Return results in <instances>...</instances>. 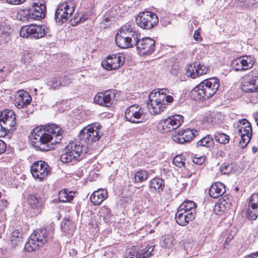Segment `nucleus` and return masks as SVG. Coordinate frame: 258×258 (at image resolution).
Wrapping results in <instances>:
<instances>
[{"mask_svg": "<svg viewBox=\"0 0 258 258\" xmlns=\"http://www.w3.org/2000/svg\"><path fill=\"white\" fill-rule=\"evenodd\" d=\"M102 135L101 126L98 123L91 124L84 127L80 131L79 137L81 142L87 144V146L83 145L80 142L70 143L66 147L65 153L60 156L61 161L74 164L79 160V157L82 154L89 152V145L98 141Z\"/></svg>", "mask_w": 258, "mask_h": 258, "instance_id": "obj_1", "label": "nucleus"}, {"mask_svg": "<svg viewBox=\"0 0 258 258\" xmlns=\"http://www.w3.org/2000/svg\"><path fill=\"white\" fill-rule=\"evenodd\" d=\"M62 130L55 124L36 127L31 133V144L37 150L47 152L54 148L62 138Z\"/></svg>", "mask_w": 258, "mask_h": 258, "instance_id": "obj_2", "label": "nucleus"}, {"mask_svg": "<svg viewBox=\"0 0 258 258\" xmlns=\"http://www.w3.org/2000/svg\"><path fill=\"white\" fill-rule=\"evenodd\" d=\"M219 86L220 81L218 78H210L206 79L191 91V96L196 101L208 99L217 92Z\"/></svg>", "mask_w": 258, "mask_h": 258, "instance_id": "obj_3", "label": "nucleus"}, {"mask_svg": "<svg viewBox=\"0 0 258 258\" xmlns=\"http://www.w3.org/2000/svg\"><path fill=\"white\" fill-rule=\"evenodd\" d=\"M166 91V89H162L149 94L147 104L151 114L156 115L160 113L166 108L167 103L173 102V97L167 95Z\"/></svg>", "mask_w": 258, "mask_h": 258, "instance_id": "obj_4", "label": "nucleus"}, {"mask_svg": "<svg viewBox=\"0 0 258 258\" xmlns=\"http://www.w3.org/2000/svg\"><path fill=\"white\" fill-rule=\"evenodd\" d=\"M53 230L52 228H42L38 229L31 234L28 241L25 245L27 251H35L46 243L51 241L53 238Z\"/></svg>", "mask_w": 258, "mask_h": 258, "instance_id": "obj_5", "label": "nucleus"}, {"mask_svg": "<svg viewBox=\"0 0 258 258\" xmlns=\"http://www.w3.org/2000/svg\"><path fill=\"white\" fill-rule=\"evenodd\" d=\"M75 8V4L73 1L60 4L55 12L54 19L56 23L61 25L66 22L73 14Z\"/></svg>", "mask_w": 258, "mask_h": 258, "instance_id": "obj_6", "label": "nucleus"}, {"mask_svg": "<svg viewBox=\"0 0 258 258\" xmlns=\"http://www.w3.org/2000/svg\"><path fill=\"white\" fill-rule=\"evenodd\" d=\"M138 26L145 30H150L157 26L159 22L157 15L151 12H141L136 19Z\"/></svg>", "mask_w": 258, "mask_h": 258, "instance_id": "obj_7", "label": "nucleus"}, {"mask_svg": "<svg viewBox=\"0 0 258 258\" xmlns=\"http://www.w3.org/2000/svg\"><path fill=\"white\" fill-rule=\"evenodd\" d=\"M47 28L45 25L31 24L23 26L20 31V35L25 38H42L47 33Z\"/></svg>", "mask_w": 258, "mask_h": 258, "instance_id": "obj_8", "label": "nucleus"}, {"mask_svg": "<svg viewBox=\"0 0 258 258\" xmlns=\"http://www.w3.org/2000/svg\"><path fill=\"white\" fill-rule=\"evenodd\" d=\"M238 134L241 137L239 141L241 148L245 147L250 142L252 137V126L251 123L245 118L239 119L237 122Z\"/></svg>", "mask_w": 258, "mask_h": 258, "instance_id": "obj_9", "label": "nucleus"}, {"mask_svg": "<svg viewBox=\"0 0 258 258\" xmlns=\"http://www.w3.org/2000/svg\"><path fill=\"white\" fill-rule=\"evenodd\" d=\"M31 172L34 179L42 181L50 174L51 170L47 163L39 160L34 162L31 165Z\"/></svg>", "mask_w": 258, "mask_h": 258, "instance_id": "obj_10", "label": "nucleus"}, {"mask_svg": "<svg viewBox=\"0 0 258 258\" xmlns=\"http://www.w3.org/2000/svg\"><path fill=\"white\" fill-rule=\"evenodd\" d=\"M183 121V117L180 115H174L162 120L159 123V128L164 133L177 128Z\"/></svg>", "mask_w": 258, "mask_h": 258, "instance_id": "obj_11", "label": "nucleus"}, {"mask_svg": "<svg viewBox=\"0 0 258 258\" xmlns=\"http://www.w3.org/2000/svg\"><path fill=\"white\" fill-rule=\"evenodd\" d=\"M144 109L140 106L134 104L130 106L125 112V118L128 121L134 123L142 122L145 116Z\"/></svg>", "mask_w": 258, "mask_h": 258, "instance_id": "obj_12", "label": "nucleus"}, {"mask_svg": "<svg viewBox=\"0 0 258 258\" xmlns=\"http://www.w3.org/2000/svg\"><path fill=\"white\" fill-rule=\"evenodd\" d=\"M255 61L253 56L245 55L232 60L231 66L235 71H243L251 68Z\"/></svg>", "mask_w": 258, "mask_h": 258, "instance_id": "obj_13", "label": "nucleus"}, {"mask_svg": "<svg viewBox=\"0 0 258 258\" xmlns=\"http://www.w3.org/2000/svg\"><path fill=\"white\" fill-rule=\"evenodd\" d=\"M210 69L209 67L199 62H195L193 64H188L185 67V74L187 77L195 79L197 77L207 74Z\"/></svg>", "mask_w": 258, "mask_h": 258, "instance_id": "obj_14", "label": "nucleus"}, {"mask_svg": "<svg viewBox=\"0 0 258 258\" xmlns=\"http://www.w3.org/2000/svg\"><path fill=\"white\" fill-rule=\"evenodd\" d=\"M154 249V245L148 244L145 247L142 246L141 247L133 246L129 249L128 255L126 258H147L152 255V252Z\"/></svg>", "mask_w": 258, "mask_h": 258, "instance_id": "obj_15", "label": "nucleus"}, {"mask_svg": "<svg viewBox=\"0 0 258 258\" xmlns=\"http://www.w3.org/2000/svg\"><path fill=\"white\" fill-rule=\"evenodd\" d=\"M155 41L149 37L139 38L137 42L135 43L138 51L141 54H151L155 49Z\"/></svg>", "mask_w": 258, "mask_h": 258, "instance_id": "obj_16", "label": "nucleus"}, {"mask_svg": "<svg viewBox=\"0 0 258 258\" xmlns=\"http://www.w3.org/2000/svg\"><path fill=\"white\" fill-rule=\"evenodd\" d=\"M116 96L115 90H107L103 92H99L94 98V102L101 106H109L113 103Z\"/></svg>", "mask_w": 258, "mask_h": 258, "instance_id": "obj_17", "label": "nucleus"}, {"mask_svg": "<svg viewBox=\"0 0 258 258\" xmlns=\"http://www.w3.org/2000/svg\"><path fill=\"white\" fill-rule=\"evenodd\" d=\"M124 62V57L120 54L108 56L101 62V66L105 69L110 71L116 70L120 67Z\"/></svg>", "mask_w": 258, "mask_h": 258, "instance_id": "obj_18", "label": "nucleus"}, {"mask_svg": "<svg viewBox=\"0 0 258 258\" xmlns=\"http://www.w3.org/2000/svg\"><path fill=\"white\" fill-rule=\"evenodd\" d=\"M196 132V131L186 128L172 135L171 137L174 142L179 144H183L192 140L196 137L195 133Z\"/></svg>", "mask_w": 258, "mask_h": 258, "instance_id": "obj_19", "label": "nucleus"}, {"mask_svg": "<svg viewBox=\"0 0 258 258\" xmlns=\"http://www.w3.org/2000/svg\"><path fill=\"white\" fill-rule=\"evenodd\" d=\"M71 83V79L65 76L50 77L46 82L47 86L52 89H58L60 87H65Z\"/></svg>", "mask_w": 258, "mask_h": 258, "instance_id": "obj_20", "label": "nucleus"}, {"mask_svg": "<svg viewBox=\"0 0 258 258\" xmlns=\"http://www.w3.org/2000/svg\"><path fill=\"white\" fill-rule=\"evenodd\" d=\"M30 10L32 20H39L45 16L46 6L42 3L34 2Z\"/></svg>", "mask_w": 258, "mask_h": 258, "instance_id": "obj_21", "label": "nucleus"}, {"mask_svg": "<svg viewBox=\"0 0 258 258\" xmlns=\"http://www.w3.org/2000/svg\"><path fill=\"white\" fill-rule=\"evenodd\" d=\"M134 25L132 23H126L121 28L120 32L126 33V36L130 37L132 39L133 46H135L136 43L140 38V34L136 30Z\"/></svg>", "mask_w": 258, "mask_h": 258, "instance_id": "obj_22", "label": "nucleus"}, {"mask_svg": "<svg viewBox=\"0 0 258 258\" xmlns=\"http://www.w3.org/2000/svg\"><path fill=\"white\" fill-rule=\"evenodd\" d=\"M126 33L121 32L117 33L115 36V43L117 46L121 48H127L128 47H133L132 39L126 36Z\"/></svg>", "mask_w": 258, "mask_h": 258, "instance_id": "obj_23", "label": "nucleus"}, {"mask_svg": "<svg viewBox=\"0 0 258 258\" xmlns=\"http://www.w3.org/2000/svg\"><path fill=\"white\" fill-rule=\"evenodd\" d=\"M195 217L191 214L187 213L178 209L175 214V220L176 223L180 226H185L191 221L195 219Z\"/></svg>", "mask_w": 258, "mask_h": 258, "instance_id": "obj_24", "label": "nucleus"}, {"mask_svg": "<svg viewBox=\"0 0 258 258\" xmlns=\"http://www.w3.org/2000/svg\"><path fill=\"white\" fill-rule=\"evenodd\" d=\"M108 197L106 189L100 188L95 191L90 196L91 202L95 205H99Z\"/></svg>", "mask_w": 258, "mask_h": 258, "instance_id": "obj_25", "label": "nucleus"}, {"mask_svg": "<svg viewBox=\"0 0 258 258\" xmlns=\"http://www.w3.org/2000/svg\"><path fill=\"white\" fill-rule=\"evenodd\" d=\"M31 101V97L26 92H22L19 93L16 98L15 106L18 108H22L27 105H29Z\"/></svg>", "mask_w": 258, "mask_h": 258, "instance_id": "obj_26", "label": "nucleus"}, {"mask_svg": "<svg viewBox=\"0 0 258 258\" xmlns=\"http://www.w3.org/2000/svg\"><path fill=\"white\" fill-rule=\"evenodd\" d=\"M225 192V185L221 182H215L210 187L209 189L210 196L214 199L218 198L223 195Z\"/></svg>", "mask_w": 258, "mask_h": 258, "instance_id": "obj_27", "label": "nucleus"}, {"mask_svg": "<svg viewBox=\"0 0 258 258\" xmlns=\"http://www.w3.org/2000/svg\"><path fill=\"white\" fill-rule=\"evenodd\" d=\"M242 90L246 93L258 92V83L255 80L247 78L242 83Z\"/></svg>", "mask_w": 258, "mask_h": 258, "instance_id": "obj_28", "label": "nucleus"}, {"mask_svg": "<svg viewBox=\"0 0 258 258\" xmlns=\"http://www.w3.org/2000/svg\"><path fill=\"white\" fill-rule=\"evenodd\" d=\"M164 186L163 180L159 178H154L149 183V188L152 192H160L163 190Z\"/></svg>", "mask_w": 258, "mask_h": 258, "instance_id": "obj_29", "label": "nucleus"}, {"mask_svg": "<svg viewBox=\"0 0 258 258\" xmlns=\"http://www.w3.org/2000/svg\"><path fill=\"white\" fill-rule=\"evenodd\" d=\"M196 207V204L193 201H185L179 206L178 209L190 214H192L195 217Z\"/></svg>", "mask_w": 258, "mask_h": 258, "instance_id": "obj_30", "label": "nucleus"}, {"mask_svg": "<svg viewBox=\"0 0 258 258\" xmlns=\"http://www.w3.org/2000/svg\"><path fill=\"white\" fill-rule=\"evenodd\" d=\"M28 203L29 206L34 209L41 208L44 201L39 196H37L34 194L29 195L28 197Z\"/></svg>", "mask_w": 258, "mask_h": 258, "instance_id": "obj_31", "label": "nucleus"}, {"mask_svg": "<svg viewBox=\"0 0 258 258\" xmlns=\"http://www.w3.org/2000/svg\"><path fill=\"white\" fill-rule=\"evenodd\" d=\"M76 192L67 189L61 190L58 194V200L61 202H71L74 198Z\"/></svg>", "mask_w": 258, "mask_h": 258, "instance_id": "obj_32", "label": "nucleus"}, {"mask_svg": "<svg viewBox=\"0 0 258 258\" xmlns=\"http://www.w3.org/2000/svg\"><path fill=\"white\" fill-rule=\"evenodd\" d=\"M11 241L13 246L15 247L22 242L23 233L21 229H15L11 234Z\"/></svg>", "mask_w": 258, "mask_h": 258, "instance_id": "obj_33", "label": "nucleus"}, {"mask_svg": "<svg viewBox=\"0 0 258 258\" xmlns=\"http://www.w3.org/2000/svg\"><path fill=\"white\" fill-rule=\"evenodd\" d=\"M214 143L213 137L211 135H208L197 142V146L209 148L213 146Z\"/></svg>", "mask_w": 258, "mask_h": 258, "instance_id": "obj_34", "label": "nucleus"}, {"mask_svg": "<svg viewBox=\"0 0 258 258\" xmlns=\"http://www.w3.org/2000/svg\"><path fill=\"white\" fill-rule=\"evenodd\" d=\"M30 13V9L20 10L18 13L17 18L24 22L31 21L32 20Z\"/></svg>", "mask_w": 258, "mask_h": 258, "instance_id": "obj_35", "label": "nucleus"}, {"mask_svg": "<svg viewBox=\"0 0 258 258\" xmlns=\"http://www.w3.org/2000/svg\"><path fill=\"white\" fill-rule=\"evenodd\" d=\"M215 141L221 144H226L229 142V137L223 133H216L214 135Z\"/></svg>", "mask_w": 258, "mask_h": 258, "instance_id": "obj_36", "label": "nucleus"}, {"mask_svg": "<svg viewBox=\"0 0 258 258\" xmlns=\"http://www.w3.org/2000/svg\"><path fill=\"white\" fill-rule=\"evenodd\" d=\"M148 174L145 170H139L134 175L135 182L136 183H141L147 179Z\"/></svg>", "mask_w": 258, "mask_h": 258, "instance_id": "obj_37", "label": "nucleus"}, {"mask_svg": "<svg viewBox=\"0 0 258 258\" xmlns=\"http://www.w3.org/2000/svg\"><path fill=\"white\" fill-rule=\"evenodd\" d=\"M246 214V217L248 219L255 220L258 216V208L248 206Z\"/></svg>", "mask_w": 258, "mask_h": 258, "instance_id": "obj_38", "label": "nucleus"}, {"mask_svg": "<svg viewBox=\"0 0 258 258\" xmlns=\"http://www.w3.org/2000/svg\"><path fill=\"white\" fill-rule=\"evenodd\" d=\"M223 116L220 112H213L210 115L208 120L213 124H218L223 120Z\"/></svg>", "mask_w": 258, "mask_h": 258, "instance_id": "obj_39", "label": "nucleus"}, {"mask_svg": "<svg viewBox=\"0 0 258 258\" xmlns=\"http://www.w3.org/2000/svg\"><path fill=\"white\" fill-rule=\"evenodd\" d=\"M88 19V17L86 15H82V16H79V14L77 15L75 14L73 19L71 20V23L72 26H76L79 23H83Z\"/></svg>", "mask_w": 258, "mask_h": 258, "instance_id": "obj_40", "label": "nucleus"}, {"mask_svg": "<svg viewBox=\"0 0 258 258\" xmlns=\"http://www.w3.org/2000/svg\"><path fill=\"white\" fill-rule=\"evenodd\" d=\"M15 113L14 111L12 110L5 109L0 113V121L3 122L7 119H10V118L15 116Z\"/></svg>", "mask_w": 258, "mask_h": 258, "instance_id": "obj_41", "label": "nucleus"}, {"mask_svg": "<svg viewBox=\"0 0 258 258\" xmlns=\"http://www.w3.org/2000/svg\"><path fill=\"white\" fill-rule=\"evenodd\" d=\"M16 116L15 115L11 118L10 117V119H7L5 121L3 122L4 125L8 127L9 130L13 131L16 130Z\"/></svg>", "mask_w": 258, "mask_h": 258, "instance_id": "obj_42", "label": "nucleus"}, {"mask_svg": "<svg viewBox=\"0 0 258 258\" xmlns=\"http://www.w3.org/2000/svg\"><path fill=\"white\" fill-rule=\"evenodd\" d=\"M238 5L243 8H250L255 4V0H237Z\"/></svg>", "mask_w": 258, "mask_h": 258, "instance_id": "obj_43", "label": "nucleus"}, {"mask_svg": "<svg viewBox=\"0 0 258 258\" xmlns=\"http://www.w3.org/2000/svg\"><path fill=\"white\" fill-rule=\"evenodd\" d=\"M172 162L176 166L181 168L185 165V159L181 155H177L173 158Z\"/></svg>", "mask_w": 258, "mask_h": 258, "instance_id": "obj_44", "label": "nucleus"}, {"mask_svg": "<svg viewBox=\"0 0 258 258\" xmlns=\"http://www.w3.org/2000/svg\"><path fill=\"white\" fill-rule=\"evenodd\" d=\"M173 237L170 235L166 236L162 242V246L165 248H170L173 244Z\"/></svg>", "mask_w": 258, "mask_h": 258, "instance_id": "obj_45", "label": "nucleus"}, {"mask_svg": "<svg viewBox=\"0 0 258 258\" xmlns=\"http://www.w3.org/2000/svg\"><path fill=\"white\" fill-rule=\"evenodd\" d=\"M248 206L258 208V194H253L251 195Z\"/></svg>", "mask_w": 258, "mask_h": 258, "instance_id": "obj_46", "label": "nucleus"}, {"mask_svg": "<svg viewBox=\"0 0 258 258\" xmlns=\"http://www.w3.org/2000/svg\"><path fill=\"white\" fill-rule=\"evenodd\" d=\"M220 170L223 174H229L232 170V167L230 165L224 163L221 166Z\"/></svg>", "mask_w": 258, "mask_h": 258, "instance_id": "obj_47", "label": "nucleus"}, {"mask_svg": "<svg viewBox=\"0 0 258 258\" xmlns=\"http://www.w3.org/2000/svg\"><path fill=\"white\" fill-rule=\"evenodd\" d=\"M247 77L250 79L256 80L258 83V68H254L252 71L249 72Z\"/></svg>", "mask_w": 258, "mask_h": 258, "instance_id": "obj_48", "label": "nucleus"}, {"mask_svg": "<svg viewBox=\"0 0 258 258\" xmlns=\"http://www.w3.org/2000/svg\"><path fill=\"white\" fill-rule=\"evenodd\" d=\"M205 156H201L199 157L194 156L192 159V162L197 165H202L205 161Z\"/></svg>", "mask_w": 258, "mask_h": 258, "instance_id": "obj_49", "label": "nucleus"}, {"mask_svg": "<svg viewBox=\"0 0 258 258\" xmlns=\"http://www.w3.org/2000/svg\"><path fill=\"white\" fill-rule=\"evenodd\" d=\"M9 130V128L4 125L2 121H0V136H3L7 134L6 131Z\"/></svg>", "mask_w": 258, "mask_h": 258, "instance_id": "obj_50", "label": "nucleus"}, {"mask_svg": "<svg viewBox=\"0 0 258 258\" xmlns=\"http://www.w3.org/2000/svg\"><path fill=\"white\" fill-rule=\"evenodd\" d=\"M193 37L194 39L197 41H201L202 40V37L201 35L200 29H198L195 31Z\"/></svg>", "mask_w": 258, "mask_h": 258, "instance_id": "obj_51", "label": "nucleus"}, {"mask_svg": "<svg viewBox=\"0 0 258 258\" xmlns=\"http://www.w3.org/2000/svg\"><path fill=\"white\" fill-rule=\"evenodd\" d=\"M31 58V54L28 52H24L23 54L22 55L21 60L24 62H26L29 60Z\"/></svg>", "mask_w": 258, "mask_h": 258, "instance_id": "obj_52", "label": "nucleus"}, {"mask_svg": "<svg viewBox=\"0 0 258 258\" xmlns=\"http://www.w3.org/2000/svg\"><path fill=\"white\" fill-rule=\"evenodd\" d=\"M6 149V144L2 140H0V154L4 153Z\"/></svg>", "mask_w": 258, "mask_h": 258, "instance_id": "obj_53", "label": "nucleus"}, {"mask_svg": "<svg viewBox=\"0 0 258 258\" xmlns=\"http://www.w3.org/2000/svg\"><path fill=\"white\" fill-rule=\"evenodd\" d=\"M8 202L6 200H1L0 201V211L4 210L7 207Z\"/></svg>", "mask_w": 258, "mask_h": 258, "instance_id": "obj_54", "label": "nucleus"}, {"mask_svg": "<svg viewBox=\"0 0 258 258\" xmlns=\"http://www.w3.org/2000/svg\"><path fill=\"white\" fill-rule=\"evenodd\" d=\"M26 0H6V1L12 5H20L25 2Z\"/></svg>", "mask_w": 258, "mask_h": 258, "instance_id": "obj_55", "label": "nucleus"}, {"mask_svg": "<svg viewBox=\"0 0 258 258\" xmlns=\"http://www.w3.org/2000/svg\"><path fill=\"white\" fill-rule=\"evenodd\" d=\"M244 258H258V252L252 253L251 255H247Z\"/></svg>", "mask_w": 258, "mask_h": 258, "instance_id": "obj_56", "label": "nucleus"}, {"mask_svg": "<svg viewBox=\"0 0 258 258\" xmlns=\"http://www.w3.org/2000/svg\"><path fill=\"white\" fill-rule=\"evenodd\" d=\"M69 253H70V254L71 255V254H72V255H76V254H77V251H76L75 249H71V250L70 251Z\"/></svg>", "mask_w": 258, "mask_h": 258, "instance_id": "obj_57", "label": "nucleus"}, {"mask_svg": "<svg viewBox=\"0 0 258 258\" xmlns=\"http://www.w3.org/2000/svg\"><path fill=\"white\" fill-rule=\"evenodd\" d=\"M252 151L253 153H255L258 151V148L255 146H253L252 148Z\"/></svg>", "mask_w": 258, "mask_h": 258, "instance_id": "obj_58", "label": "nucleus"}, {"mask_svg": "<svg viewBox=\"0 0 258 258\" xmlns=\"http://www.w3.org/2000/svg\"><path fill=\"white\" fill-rule=\"evenodd\" d=\"M255 122H256V124L258 126V112L257 113V115H256L255 116Z\"/></svg>", "mask_w": 258, "mask_h": 258, "instance_id": "obj_59", "label": "nucleus"}, {"mask_svg": "<svg viewBox=\"0 0 258 258\" xmlns=\"http://www.w3.org/2000/svg\"><path fill=\"white\" fill-rule=\"evenodd\" d=\"M5 68V67H3L2 69H0V72H3L4 70V69Z\"/></svg>", "mask_w": 258, "mask_h": 258, "instance_id": "obj_60", "label": "nucleus"}, {"mask_svg": "<svg viewBox=\"0 0 258 258\" xmlns=\"http://www.w3.org/2000/svg\"><path fill=\"white\" fill-rule=\"evenodd\" d=\"M1 197V192H0V198Z\"/></svg>", "mask_w": 258, "mask_h": 258, "instance_id": "obj_61", "label": "nucleus"}, {"mask_svg": "<svg viewBox=\"0 0 258 258\" xmlns=\"http://www.w3.org/2000/svg\"><path fill=\"white\" fill-rule=\"evenodd\" d=\"M197 1H200L201 0H197Z\"/></svg>", "mask_w": 258, "mask_h": 258, "instance_id": "obj_62", "label": "nucleus"}, {"mask_svg": "<svg viewBox=\"0 0 258 258\" xmlns=\"http://www.w3.org/2000/svg\"><path fill=\"white\" fill-rule=\"evenodd\" d=\"M1 212V211H0V212Z\"/></svg>", "mask_w": 258, "mask_h": 258, "instance_id": "obj_63", "label": "nucleus"}]
</instances>
